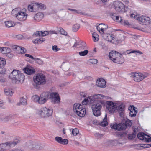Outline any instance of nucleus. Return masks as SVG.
<instances>
[{
    "label": "nucleus",
    "instance_id": "1",
    "mask_svg": "<svg viewBox=\"0 0 151 151\" xmlns=\"http://www.w3.org/2000/svg\"><path fill=\"white\" fill-rule=\"evenodd\" d=\"M104 96L102 94H95L92 96H89L84 99L82 101L83 105H86L87 103L92 104L94 103H98L99 101L104 102L101 100L104 98Z\"/></svg>",
    "mask_w": 151,
    "mask_h": 151
},
{
    "label": "nucleus",
    "instance_id": "2",
    "mask_svg": "<svg viewBox=\"0 0 151 151\" xmlns=\"http://www.w3.org/2000/svg\"><path fill=\"white\" fill-rule=\"evenodd\" d=\"M24 76L19 70H14L9 76V77L12 80H15L16 82H23L24 79Z\"/></svg>",
    "mask_w": 151,
    "mask_h": 151
},
{
    "label": "nucleus",
    "instance_id": "3",
    "mask_svg": "<svg viewBox=\"0 0 151 151\" xmlns=\"http://www.w3.org/2000/svg\"><path fill=\"white\" fill-rule=\"evenodd\" d=\"M33 80L36 85V88H37V85H43L45 84L46 79L45 76L44 74L38 73L36 74L33 77Z\"/></svg>",
    "mask_w": 151,
    "mask_h": 151
},
{
    "label": "nucleus",
    "instance_id": "4",
    "mask_svg": "<svg viewBox=\"0 0 151 151\" xmlns=\"http://www.w3.org/2000/svg\"><path fill=\"white\" fill-rule=\"evenodd\" d=\"M91 106L93 115L96 116H98L101 114V110L102 108V105L104 104V102L99 101L98 103H93Z\"/></svg>",
    "mask_w": 151,
    "mask_h": 151
},
{
    "label": "nucleus",
    "instance_id": "5",
    "mask_svg": "<svg viewBox=\"0 0 151 151\" xmlns=\"http://www.w3.org/2000/svg\"><path fill=\"white\" fill-rule=\"evenodd\" d=\"M113 8L116 12L121 13L126 12L128 9L127 6H125L122 2L118 1L114 2Z\"/></svg>",
    "mask_w": 151,
    "mask_h": 151
},
{
    "label": "nucleus",
    "instance_id": "6",
    "mask_svg": "<svg viewBox=\"0 0 151 151\" xmlns=\"http://www.w3.org/2000/svg\"><path fill=\"white\" fill-rule=\"evenodd\" d=\"M19 140L18 139H15L13 141H10L9 142H6L1 144V150L0 151H4L7 150L11 148L14 147L18 143Z\"/></svg>",
    "mask_w": 151,
    "mask_h": 151
},
{
    "label": "nucleus",
    "instance_id": "7",
    "mask_svg": "<svg viewBox=\"0 0 151 151\" xmlns=\"http://www.w3.org/2000/svg\"><path fill=\"white\" fill-rule=\"evenodd\" d=\"M131 77L133 78L134 80L137 82H139L141 81L146 78L148 76V73H145L144 74H143L139 72L131 73Z\"/></svg>",
    "mask_w": 151,
    "mask_h": 151
},
{
    "label": "nucleus",
    "instance_id": "8",
    "mask_svg": "<svg viewBox=\"0 0 151 151\" xmlns=\"http://www.w3.org/2000/svg\"><path fill=\"white\" fill-rule=\"evenodd\" d=\"M52 112V109L44 107L40 109L39 112V115L42 118H46L51 116Z\"/></svg>",
    "mask_w": 151,
    "mask_h": 151
},
{
    "label": "nucleus",
    "instance_id": "9",
    "mask_svg": "<svg viewBox=\"0 0 151 151\" xmlns=\"http://www.w3.org/2000/svg\"><path fill=\"white\" fill-rule=\"evenodd\" d=\"M137 136L138 139L140 140H145L146 142H151V137L144 132H140L137 134Z\"/></svg>",
    "mask_w": 151,
    "mask_h": 151
},
{
    "label": "nucleus",
    "instance_id": "10",
    "mask_svg": "<svg viewBox=\"0 0 151 151\" xmlns=\"http://www.w3.org/2000/svg\"><path fill=\"white\" fill-rule=\"evenodd\" d=\"M49 94L48 92L42 93L39 97V104H42L45 103L48 99Z\"/></svg>",
    "mask_w": 151,
    "mask_h": 151
},
{
    "label": "nucleus",
    "instance_id": "11",
    "mask_svg": "<svg viewBox=\"0 0 151 151\" xmlns=\"http://www.w3.org/2000/svg\"><path fill=\"white\" fill-rule=\"evenodd\" d=\"M16 18L19 20L22 21H25L27 19V14L24 12H19L15 14Z\"/></svg>",
    "mask_w": 151,
    "mask_h": 151
},
{
    "label": "nucleus",
    "instance_id": "12",
    "mask_svg": "<svg viewBox=\"0 0 151 151\" xmlns=\"http://www.w3.org/2000/svg\"><path fill=\"white\" fill-rule=\"evenodd\" d=\"M111 127L113 129L118 131L125 130L124 127L122 122L117 124L116 123L112 125H111Z\"/></svg>",
    "mask_w": 151,
    "mask_h": 151
},
{
    "label": "nucleus",
    "instance_id": "13",
    "mask_svg": "<svg viewBox=\"0 0 151 151\" xmlns=\"http://www.w3.org/2000/svg\"><path fill=\"white\" fill-rule=\"evenodd\" d=\"M119 55H120V53L116 51L113 50L109 53V56L110 59L113 61L116 56Z\"/></svg>",
    "mask_w": 151,
    "mask_h": 151
},
{
    "label": "nucleus",
    "instance_id": "14",
    "mask_svg": "<svg viewBox=\"0 0 151 151\" xmlns=\"http://www.w3.org/2000/svg\"><path fill=\"white\" fill-rule=\"evenodd\" d=\"M124 57L120 53V55H119L116 56L113 62L119 64H122L124 62Z\"/></svg>",
    "mask_w": 151,
    "mask_h": 151
},
{
    "label": "nucleus",
    "instance_id": "15",
    "mask_svg": "<svg viewBox=\"0 0 151 151\" xmlns=\"http://www.w3.org/2000/svg\"><path fill=\"white\" fill-rule=\"evenodd\" d=\"M24 72L28 75L34 74L35 72V70L32 67H29L28 66L26 67L24 69Z\"/></svg>",
    "mask_w": 151,
    "mask_h": 151
},
{
    "label": "nucleus",
    "instance_id": "16",
    "mask_svg": "<svg viewBox=\"0 0 151 151\" xmlns=\"http://www.w3.org/2000/svg\"><path fill=\"white\" fill-rule=\"evenodd\" d=\"M14 49L17 50V52L18 53L24 54L27 51L26 49L24 48L17 45L14 46Z\"/></svg>",
    "mask_w": 151,
    "mask_h": 151
},
{
    "label": "nucleus",
    "instance_id": "17",
    "mask_svg": "<svg viewBox=\"0 0 151 151\" xmlns=\"http://www.w3.org/2000/svg\"><path fill=\"white\" fill-rule=\"evenodd\" d=\"M125 105L123 104H121L117 107V110L121 117H123L124 114Z\"/></svg>",
    "mask_w": 151,
    "mask_h": 151
},
{
    "label": "nucleus",
    "instance_id": "18",
    "mask_svg": "<svg viewBox=\"0 0 151 151\" xmlns=\"http://www.w3.org/2000/svg\"><path fill=\"white\" fill-rule=\"evenodd\" d=\"M44 15L42 13L38 12L35 15L33 18L35 21L39 22L42 19Z\"/></svg>",
    "mask_w": 151,
    "mask_h": 151
},
{
    "label": "nucleus",
    "instance_id": "19",
    "mask_svg": "<svg viewBox=\"0 0 151 151\" xmlns=\"http://www.w3.org/2000/svg\"><path fill=\"white\" fill-rule=\"evenodd\" d=\"M97 82L98 83L97 86L98 87L101 88H103L105 87L106 82L104 79H99L97 80Z\"/></svg>",
    "mask_w": 151,
    "mask_h": 151
},
{
    "label": "nucleus",
    "instance_id": "20",
    "mask_svg": "<svg viewBox=\"0 0 151 151\" xmlns=\"http://www.w3.org/2000/svg\"><path fill=\"white\" fill-rule=\"evenodd\" d=\"M45 39L43 38H37L33 40L32 42L34 43L40 44L44 41Z\"/></svg>",
    "mask_w": 151,
    "mask_h": 151
},
{
    "label": "nucleus",
    "instance_id": "21",
    "mask_svg": "<svg viewBox=\"0 0 151 151\" xmlns=\"http://www.w3.org/2000/svg\"><path fill=\"white\" fill-rule=\"evenodd\" d=\"M86 113V110L85 107L81 111L79 112V111H77V115L80 117H83L84 116Z\"/></svg>",
    "mask_w": 151,
    "mask_h": 151
},
{
    "label": "nucleus",
    "instance_id": "22",
    "mask_svg": "<svg viewBox=\"0 0 151 151\" xmlns=\"http://www.w3.org/2000/svg\"><path fill=\"white\" fill-rule=\"evenodd\" d=\"M123 123L124 127L125 129L128 127H131L132 124V123L131 122V121L128 119L127 120H125L124 122Z\"/></svg>",
    "mask_w": 151,
    "mask_h": 151
},
{
    "label": "nucleus",
    "instance_id": "23",
    "mask_svg": "<svg viewBox=\"0 0 151 151\" xmlns=\"http://www.w3.org/2000/svg\"><path fill=\"white\" fill-rule=\"evenodd\" d=\"M117 109V105L114 104L111 107H110V108H109L108 109L109 111V112L111 113L114 112L115 110Z\"/></svg>",
    "mask_w": 151,
    "mask_h": 151
},
{
    "label": "nucleus",
    "instance_id": "24",
    "mask_svg": "<svg viewBox=\"0 0 151 151\" xmlns=\"http://www.w3.org/2000/svg\"><path fill=\"white\" fill-rule=\"evenodd\" d=\"M27 104V101L26 99L22 97L20 99L19 103H17V105H20L21 104L23 105H26Z\"/></svg>",
    "mask_w": 151,
    "mask_h": 151
},
{
    "label": "nucleus",
    "instance_id": "25",
    "mask_svg": "<svg viewBox=\"0 0 151 151\" xmlns=\"http://www.w3.org/2000/svg\"><path fill=\"white\" fill-rule=\"evenodd\" d=\"M107 116L106 115L105 116L103 120V121L100 123V125L103 127H106L108 125L107 121Z\"/></svg>",
    "mask_w": 151,
    "mask_h": 151
},
{
    "label": "nucleus",
    "instance_id": "26",
    "mask_svg": "<svg viewBox=\"0 0 151 151\" xmlns=\"http://www.w3.org/2000/svg\"><path fill=\"white\" fill-rule=\"evenodd\" d=\"M80 27V24H73L72 27L73 31L74 32H77L79 29Z\"/></svg>",
    "mask_w": 151,
    "mask_h": 151
},
{
    "label": "nucleus",
    "instance_id": "27",
    "mask_svg": "<svg viewBox=\"0 0 151 151\" xmlns=\"http://www.w3.org/2000/svg\"><path fill=\"white\" fill-rule=\"evenodd\" d=\"M93 40L94 42H97L99 40V35L96 32H93L92 34Z\"/></svg>",
    "mask_w": 151,
    "mask_h": 151
},
{
    "label": "nucleus",
    "instance_id": "28",
    "mask_svg": "<svg viewBox=\"0 0 151 151\" xmlns=\"http://www.w3.org/2000/svg\"><path fill=\"white\" fill-rule=\"evenodd\" d=\"M6 64L5 59L2 58H0V68H2Z\"/></svg>",
    "mask_w": 151,
    "mask_h": 151
},
{
    "label": "nucleus",
    "instance_id": "29",
    "mask_svg": "<svg viewBox=\"0 0 151 151\" xmlns=\"http://www.w3.org/2000/svg\"><path fill=\"white\" fill-rule=\"evenodd\" d=\"M5 24L6 26L8 27H11L14 26V24L12 21H6Z\"/></svg>",
    "mask_w": 151,
    "mask_h": 151
},
{
    "label": "nucleus",
    "instance_id": "30",
    "mask_svg": "<svg viewBox=\"0 0 151 151\" xmlns=\"http://www.w3.org/2000/svg\"><path fill=\"white\" fill-rule=\"evenodd\" d=\"M61 34L64 35H67V33L60 27H59L58 28V31Z\"/></svg>",
    "mask_w": 151,
    "mask_h": 151
},
{
    "label": "nucleus",
    "instance_id": "31",
    "mask_svg": "<svg viewBox=\"0 0 151 151\" xmlns=\"http://www.w3.org/2000/svg\"><path fill=\"white\" fill-rule=\"evenodd\" d=\"M103 37L106 40L111 42L109 39V36H110V34L109 33H103Z\"/></svg>",
    "mask_w": 151,
    "mask_h": 151
},
{
    "label": "nucleus",
    "instance_id": "32",
    "mask_svg": "<svg viewBox=\"0 0 151 151\" xmlns=\"http://www.w3.org/2000/svg\"><path fill=\"white\" fill-rule=\"evenodd\" d=\"M4 92L6 96H11L12 95V91H10L9 89H6L4 90Z\"/></svg>",
    "mask_w": 151,
    "mask_h": 151
},
{
    "label": "nucleus",
    "instance_id": "33",
    "mask_svg": "<svg viewBox=\"0 0 151 151\" xmlns=\"http://www.w3.org/2000/svg\"><path fill=\"white\" fill-rule=\"evenodd\" d=\"M137 113V110H136L135 111H130L129 112V116L132 117H135Z\"/></svg>",
    "mask_w": 151,
    "mask_h": 151
},
{
    "label": "nucleus",
    "instance_id": "34",
    "mask_svg": "<svg viewBox=\"0 0 151 151\" xmlns=\"http://www.w3.org/2000/svg\"><path fill=\"white\" fill-rule=\"evenodd\" d=\"M88 51L87 50H85L84 51H81L79 52V54L81 56H83L86 55L88 53Z\"/></svg>",
    "mask_w": 151,
    "mask_h": 151
},
{
    "label": "nucleus",
    "instance_id": "35",
    "mask_svg": "<svg viewBox=\"0 0 151 151\" xmlns=\"http://www.w3.org/2000/svg\"><path fill=\"white\" fill-rule=\"evenodd\" d=\"M145 16H142L140 17H138L137 20L140 23L144 24V20L145 19Z\"/></svg>",
    "mask_w": 151,
    "mask_h": 151
},
{
    "label": "nucleus",
    "instance_id": "36",
    "mask_svg": "<svg viewBox=\"0 0 151 151\" xmlns=\"http://www.w3.org/2000/svg\"><path fill=\"white\" fill-rule=\"evenodd\" d=\"M126 52L127 54H130L131 53H135V52H137V53H138L141 54H142V53L141 52H140V51H139V50H138V51L134 50H134H128L126 51Z\"/></svg>",
    "mask_w": 151,
    "mask_h": 151
},
{
    "label": "nucleus",
    "instance_id": "37",
    "mask_svg": "<svg viewBox=\"0 0 151 151\" xmlns=\"http://www.w3.org/2000/svg\"><path fill=\"white\" fill-rule=\"evenodd\" d=\"M80 106H81V104L75 103L73 106V109L74 111L75 112V111H76V109L80 107Z\"/></svg>",
    "mask_w": 151,
    "mask_h": 151
},
{
    "label": "nucleus",
    "instance_id": "38",
    "mask_svg": "<svg viewBox=\"0 0 151 151\" xmlns=\"http://www.w3.org/2000/svg\"><path fill=\"white\" fill-rule=\"evenodd\" d=\"M32 99L35 102H38L39 104V97L37 95H35L32 96Z\"/></svg>",
    "mask_w": 151,
    "mask_h": 151
},
{
    "label": "nucleus",
    "instance_id": "39",
    "mask_svg": "<svg viewBox=\"0 0 151 151\" xmlns=\"http://www.w3.org/2000/svg\"><path fill=\"white\" fill-rule=\"evenodd\" d=\"M59 96V95L58 93L56 92H52L50 94V97L51 99H53Z\"/></svg>",
    "mask_w": 151,
    "mask_h": 151
},
{
    "label": "nucleus",
    "instance_id": "40",
    "mask_svg": "<svg viewBox=\"0 0 151 151\" xmlns=\"http://www.w3.org/2000/svg\"><path fill=\"white\" fill-rule=\"evenodd\" d=\"M81 46L80 47V48L81 49V50H86L87 49V47H86V43L84 42H82L81 44Z\"/></svg>",
    "mask_w": 151,
    "mask_h": 151
},
{
    "label": "nucleus",
    "instance_id": "41",
    "mask_svg": "<svg viewBox=\"0 0 151 151\" xmlns=\"http://www.w3.org/2000/svg\"><path fill=\"white\" fill-rule=\"evenodd\" d=\"M106 108L108 109L109 108H110L114 104V103L113 102L111 101H106Z\"/></svg>",
    "mask_w": 151,
    "mask_h": 151
},
{
    "label": "nucleus",
    "instance_id": "42",
    "mask_svg": "<svg viewBox=\"0 0 151 151\" xmlns=\"http://www.w3.org/2000/svg\"><path fill=\"white\" fill-rule=\"evenodd\" d=\"M89 62L90 63L95 64L98 63V60L95 59H91L89 60Z\"/></svg>",
    "mask_w": 151,
    "mask_h": 151
},
{
    "label": "nucleus",
    "instance_id": "43",
    "mask_svg": "<svg viewBox=\"0 0 151 151\" xmlns=\"http://www.w3.org/2000/svg\"><path fill=\"white\" fill-rule=\"evenodd\" d=\"M34 60L37 63L40 65L42 64L43 63V61L39 58H35Z\"/></svg>",
    "mask_w": 151,
    "mask_h": 151
},
{
    "label": "nucleus",
    "instance_id": "44",
    "mask_svg": "<svg viewBox=\"0 0 151 151\" xmlns=\"http://www.w3.org/2000/svg\"><path fill=\"white\" fill-rule=\"evenodd\" d=\"M60 99L59 96L53 99V101L55 103H59L60 102Z\"/></svg>",
    "mask_w": 151,
    "mask_h": 151
},
{
    "label": "nucleus",
    "instance_id": "45",
    "mask_svg": "<svg viewBox=\"0 0 151 151\" xmlns=\"http://www.w3.org/2000/svg\"><path fill=\"white\" fill-rule=\"evenodd\" d=\"M79 132L78 129L77 128H75L73 129L72 133L74 136H76L77 135Z\"/></svg>",
    "mask_w": 151,
    "mask_h": 151
},
{
    "label": "nucleus",
    "instance_id": "46",
    "mask_svg": "<svg viewBox=\"0 0 151 151\" xmlns=\"http://www.w3.org/2000/svg\"><path fill=\"white\" fill-rule=\"evenodd\" d=\"M68 143V139H62V140L60 143V144L63 145H66Z\"/></svg>",
    "mask_w": 151,
    "mask_h": 151
},
{
    "label": "nucleus",
    "instance_id": "47",
    "mask_svg": "<svg viewBox=\"0 0 151 151\" xmlns=\"http://www.w3.org/2000/svg\"><path fill=\"white\" fill-rule=\"evenodd\" d=\"M128 109L130 111H131V110L135 111L137 110V108L135 107L134 106L130 105L128 108Z\"/></svg>",
    "mask_w": 151,
    "mask_h": 151
},
{
    "label": "nucleus",
    "instance_id": "48",
    "mask_svg": "<svg viewBox=\"0 0 151 151\" xmlns=\"http://www.w3.org/2000/svg\"><path fill=\"white\" fill-rule=\"evenodd\" d=\"M49 34V32L48 31H41V36H45L46 35H47Z\"/></svg>",
    "mask_w": 151,
    "mask_h": 151
},
{
    "label": "nucleus",
    "instance_id": "49",
    "mask_svg": "<svg viewBox=\"0 0 151 151\" xmlns=\"http://www.w3.org/2000/svg\"><path fill=\"white\" fill-rule=\"evenodd\" d=\"M62 138L61 137H55V139L56 141H57L59 143H60L61 140H62Z\"/></svg>",
    "mask_w": 151,
    "mask_h": 151
},
{
    "label": "nucleus",
    "instance_id": "50",
    "mask_svg": "<svg viewBox=\"0 0 151 151\" xmlns=\"http://www.w3.org/2000/svg\"><path fill=\"white\" fill-rule=\"evenodd\" d=\"M52 49L53 51L55 52H57L60 50V49L58 48L56 45L53 46Z\"/></svg>",
    "mask_w": 151,
    "mask_h": 151
},
{
    "label": "nucleus",
    "instance_id": "51",
    "mask_svg": "<svg viewBox=\"0 0 151 151\" xmlns=\"http://www.w3.org/2000/svg\"><path fill=\"white\" fill-rule=\"evenodd\" d=\"M38 7L40 9H46V6L41 3L40 4L38 5Z\"/></svg>",
    "mask_w": 151,
    "mask_h": 151
},
{
    "label": "nucleus",
    "instance_id": "52",
    "mask_svg": "<svg viewBox=\"0 0 151 151\" xmlns=\"http://www.w3.org/2000/svg\"><path fill=\"white\" fill-rule=\"evenodd\" d=\"M150 20V19L149 17H146L145 16V19L144 20V24H146L148 22H149Z\"/></svg>",
    "mask_w": 151,
    "mask_h": 151
},
{
    "label": "nucleus",
    "instance_id": "53",
    "mask_svg": "<svg viewBox=\"0 0 151 151\" xmlns=\"http://www.w3.org/2000/svg\"><path fill=\"white\" fill-rule=\"evenodd\" d=\"M49 32V34L52 35V34H57L59 33V32L57 31H56L55 30H50L48 31Z\"/></svg>",
    "mask_w": 151,
    "mask_h": 151
},
{
    "label": "nucleus",
    "instance_id": "54",
    "mask_svg": "<svg viewBox=\"0 0 151 151\" xmlns=\"http://www.w3.org/2000/svg\"><path fill=\"white\" fill-rule=\"evenodd\" d=\"M41 31H36L34 33V35H35L36 37L40 36L41 35Z\"/></svg>",
    "mask_w": 151,
    "mask_h": 151
},
{
    "label": "nucleus",
    "instance_id": "55",
    "mask_svg": "<svg viewBox=\"0 0 151 151\" xmlns=\"http://www.w3.org/2000/svg\"><path fill=\"white\" fill-rule=\"evenodd\" d=\"M69 10H70L71 11H73L77 13L78 14H80L81 15H83V14H84L83 13H82V12H78V11L76 9H69Z\"/></svg>",
    "mask_w": 151,
    "mask_h": 151
},
{
    "label": "nucleus",
    "instance_id": "56",
    "mask_svg": "<svg viewBox=\"0 0 151 151\" xmlns=\"http://www.w3.org/2000/svg\"><path fill=\"white\" fill-rule=\"evenodd\" d=\"M28 9L29 11L31 12L34 11L33 6L31 5H29L28 6Z\"/></svg>",
    "mask_w": 151,
    "mask_h": 151
},
{
    "label": "nucleus",
    "instance_id": "57",
    "mask_svg": "<svg viewBox=\"0 0 151 151\" xmlns=\"http://www.w3.org/2000/svg\"><path fill=\"white\" fill-rule=\"evenodd\" d=\"M84 108L83 105H81V106H80V107L78 108L77 109L76 111H75V112H76V114H77V111H79V112L81 111L83 109H84Z\"/></svg>",
    "mask_w": 151,
    "mask_h": 151
},
{
    "label": "nucleus",
    "instance_id": "58",
    "mask_svg": "<svg viewBox=\"0 0 151 151\" xmlns=\"http://www.w3.org/2000/svg\"><path fill=\"white\" fill-rule=\"evenodd\" d=\"M130 16L132 18H134L135 19L137 20L138 17L137 16L135 15L134 14H131Z\"/></svg>",
    "mask_w": 151,
    "mask_h": 151
},
{
    "label": "nucleus",
    "instance_id": "59",
    "mask_svg": "<svg viewBox=\"0 0 151 151\" xmlns=\"http://www.w3.org/2000/svg\"><path fill=\"white\" fill-rule=\"evenodd\" d=\"M81 43V42H77V41H76V42H75L74 44L72 46V47H76L80 45Z\"/></svg>",
    "mask_w": 151,
    "mask_h": 151
},
{
    "label": "nucleus",
    "instance_id": "60",
    "mask_svg": "<svg viewBox=\"0 0 151 151\" xmlns=\"http://www.w3.org/2000/svg\"><path fill=\"white\" fill-rule=\"evenodd\" d=\"M141 145V147H143L144 148H148V144H142L140 145Z\"/></svg>",
    "mask_w": 151,
    "mask_h": 151
},
{
    "label": "nucleus",
    "instance_id": "61",
    "mask_svg": "<svg viewBox=\"0 0 151 151\" xmlns=\"http://www.w3.org/2000/svg\"><path fill=\"white\" fill-rule=\"evenodd\" d=\"M13 56V54L11 53H7L6 54V56L7 57H9L10 58H11Z\"/></svg>",
    "mask_w": 151,
    "mask_h": 151
},
{
    "label": "nucleus",
    "instance_id": "62",
    "mask_svg": "<svg viewBox=\"0 0 151 151\" xmlns=\"http://www.w3.org/2000/svg\"><path fill=\"white\" fill-rule=\"evenodd\" d=\"M128 139H129L131 140L132 139H134L135 137L133 136L132 134H129L128 136Z\"/></svg>",
    "mask_w": 151,
    "mask_h": 151
},
{
    "label": "nucleus",
    "instance_id": "63",
    "mask_svg": "<svg viewBox=\"0 0 151 151\" xmlns=\"http://www.w3.org/2000/svg\"><path fill=\"white\" fill-rule=\"evenodd\" d=\"M25 55L26 57H28L33 60H34L35 58L29 54H26Z\"/></svg>",
    "mask_w": 151,
    "mask_h": 151
},
{
    "label": "nucleus",
    "instance_id": "64",
    "mask_svg": "<svg viewBox=\"0 0 151 151\" xmlns=\"http://www.w3.org/2000/svg\"><path fill=\"white\" fill-rule=\"evenodd\" d=\"M132 134V135L134 137H135L136 134H137V132H136V129H134V130H133V131Z\"/></svg>",
    "mask_w": 151,
    "mask_h": 151
}]
</instances>
